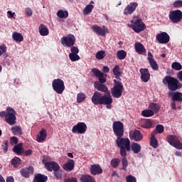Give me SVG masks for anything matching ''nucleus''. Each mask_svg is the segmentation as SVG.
Returning a JSON list of instances; mask_svg holds the SVG:
<instances>
[{
	"instance_id": "30",
	"label": "nucleus",
	"mask_w": 182,
	"mask_h": 182,
	"mask_svg": "<svg viewBox=\"0 0 182 182\" xmlns=\"http://www.w3.org/2000/svg\"><path fill=\"white\" fill-rule=\"evenodd\" d=\"M63 167L65 171H72V170L75 168V161H73V159H70Z\"/></svg>"
},
{
	"instance_id": "31",
	"label": "nucleus",
	"mask_w": 182,
	"mask_h": 182,
	"mask_svg": "<svg viewBox=\"0 0 182 182\" xmlns=\"http://www.w3.org/2000/svg\"><path fill=\"white\" fill-rule=\"evenodd\" d=\"M48 181V176L41 173L35 175L33 182H46Z\"/></svg>"
},
{
	"instance_id": "36",
	"label": "nucleus",
	"mask_w": 182,
	"mask_h": 182,
	"mask_svg": "<svg viewBox=\"0 0 182 182\" xmlns=\"http://www.w3.org/2000/svg\"><path fill=\"white\" fill-rule=\"evenodd\" d=\"M126 56H127V53L124 50H120L117 52V58L119 59V60H123L126 59Z\"/></svg>"
},
{
	"instance_id": "60",
	"label": "nucleus",
	"mask_w": 182,
	"mask_h": 182,
	"mask_svg": "<svg viewBox=\"0 0 182 182\" xmlns=\"http://www.w3.org/2000/svg\"><path fill=\"white\" fill-rule=\"evenodd\" d=\"M64 182H77V178L73 177V178H68L65 180Z\"/></svg>"
},
{
	"instance_id": "49",
	"label": "nucleus",
	"mask_w": 182,
	"mask_h": 182,
	"mask_svg": "<svg viewBox=\"0 0 182 182\" xmlns=\"http://www.w3.org/2000/svg\"><path fill=\"white\" fill-rule=\"evenodd\" d=\"M172 69L174 70H181L182 69V65L180 63L178 62H173L171 65Z\"/></svg>"
},
{
	"instance_id": "9",
	"label": "nucleus",
	"mask_w": 182,
	"mask_h": 182,
	"mask_svg": "<svg viewBox=\"0 0 182 182\" xmlns=\"http://www.w3.org/2000/svg\"><path fill=\"white\" fill-rule=\"evenodd\" d=\"M168 18L172 23H180L182 19V11L181 10L171 11Z\"/></svg>"
},
{
	"instance_id": "52",
	"label": "nucleus",
	"mask_w": 182,
	"mask_h": 182,
	"mask_svg": "<svg viewBox=\"0 0 182 182\" xmlns=\"http://www.w3.org/2000/svg\"><path fill=\"white\" fill-rule=\"evenodd\" d=\"M127 182H137V179L132 175H128L125 177Z\"/></svg>"
},
{
	"instance_id": "62",
	"label": "nucleus",
	"mask_w": 182,
	"mask_h": 182,
	"mask_svg": "<svg viewBox=\"0 0 182 182\" xmlns=\"http://www.w3.org/2000/svg\"><path fill=\"white\" fill-rule=\"evenodd\" d=\"M102 71L104 72V73H109L110 69L109 68L108 66H104L102 68Z\"/></svg>"
},
{
	"instance_id": "45",
	"label": "nucleus",
	"mask_w": 182,
	"mask_h": 182,
	"mask_svg": "<svg viewBox=\"0 0 182 182\" xmlns=\"http://www.w3.org/2000/svg\"><path fill=\"white\" fill-rule=\"evenodd\" d=\"M113 75L114 76H122V71H120V66L119 65H116L112 70Z\"/></svg>"
},
{
	"instance_id": "12",
	"label": "nucleus",
	"mask_w": 182,
	"mask_h": 182,
	"mask_svg": "<svg viewBox=\"0 0 182 182\" xmlns=\"http://www.w3.org/2000/svg\"><path fill=\"white\" fill-rule=\"evenodd\" d=\"M92 29L95 33L100 36H106V33H109V29L105 26H102V28L98 25H94L92 26Z\"/></svg>"
},
{
	"instance_id": "26",
	"label": "nucleus",
	"mask_w": 182,
	"mask_h": 182,
	"mask_svg": "<svg viewBox=\"0 0 182 182\" xmlns=\"http://www.w3.org/2000/svg\"><path fill=\"white\" fill-rule=\"evenodd\" d=\"M95 87L98 90V92H102V93H107L108 92H110L109 90V88L104 84L100 83L99 82L96 81L95 82Z\"/></svg>"
},
{
	"instance_id": "11",
	"label": "nucleus",
	"mask_w": 182,
	"mask_h": 182,
	"mask_svg": "<svg viewBox=\"0 0 182 182\" xmlns=\"http://www.w3.org/2000/svg\"><path fill=\"white\" fill-rule=\"evenodd\" d=\"M86 130H87V125L85 122H78L72 129L73 133H78V134H85Z\"/></svg>"
},
{
	"instance_id": "2",
	"label": "nucleus",
	"mask_w": 182,
	"mask_h": 182,
	"mask_svg": "<svg viewBox=\"0 0 182 182\" xmlns=\"http://www.w3.org/2000/svg\"><path fill=\"white\" fill-rule=\"evenodd\" d=\"M0 117H4L5 121L10 126L16 124V111L14 108L7 107L6 111L0 112Z\"/></svg>"
},
{
	"instance_id": "33",
	"label": "nucleus",
	"mask_w": 182,
	"mask_h": 182,
	"mask_svg": "<svg viewBox=\"0 0 182 182\" xmlns=\"http://www.w3.org/2000/svg\"><path fill=\"white\" fill-rule=\"evenodd\" d=\"M12 38L15 42H23V36L16 31L12 34Z\"/></svg>"
},
{
	"instance_id": "35",
	"label": "nucleus",
	"mask_w": 182,
	"mask_h": 182,
	"mask_svg": "<svg viewBox=\"0 0 182 182\" xmlns=\"http://www.w3.org/2000/svg\"><path fill=\"white\" fill-rule=\"evenodd\" d=\"M11 132L15 136H21L22 134V128L19 126H14L11 127Z\"/></svg>"
},
{
	"instance_id": "5",
	"label": "nucleus",
	"mask_w": 182,
	"mask_h": 182,
	"mask_svg": "<svg viewBox=\"0 0 182 182\" xmlns=\"http://www.w3.org/2000/svg\"><path fill=\"white\" fill-rule=\"evenodd\" d=\"M123 90H124L123 83L117 80H114V86L112 88H111L112 96L115 99H119L122 97Z\"/></svg>"
},
{
	"instance_id": "51",
	"label": "nucleus",
	"mask_w": 182,
	"mask_h": 182,
	"mask_svg": "<svg viewBox=\"0 0 182 182\" xmlns=\"http://www.w3.org/2000/svg\"><path fill=\"white\" fill-rule=\"evenodd\" d=\"M68 56L71 62H76L77 60H80V56H79V55L77 54H69Z\"/></svg>"
},
{
	"instance_id": "3",
	"label": "nucleus",
	"mask_w": 182,
	"mask_h": 182,
	"mask_svg": "<svg viewBox=\"0 0 182 182\" xmlns=\"http://www.w3.org/2000/svg\"><path fill=\"white\" fill-rule=\"evenodd\" d=\"M123 136H118L116 140V144L120 149L121 156H127V151H130V139L129 138H122Z\"/></svg>"
},
{
	"instance_id": "22",
	"label": "nucleus",
	"mask_w": 182,
	"mask_h": 182,
	"mask_svg": "<svg viewBox=\"0 0 182 182\" xmlns=\"http://www.w3.org/2000/svg\"><path fill=\"white\" fill-rule=\"evenodd\" d=\"M148 60L153 70H159V64H157V62L154 60L151 52L148 53Z\"/></svg>"
},
{
	"instance_id": "56",
	"label": "nucleus",
	"mask_w": 182,
	"mask_h": 182,
	"mask_svg": "<svg viewBox=\"0 0 182 182\" xmlns=\"http://www.w3.org/2000/svg\"><path fill=\"white\" fill-rule=\"evenodd\" d=\"M91 72L96 76V77H98L102 73L97 68H92Z\"/></svg>"
},
{
	"instance_id": "58",
	"label": "nucleus",
	"mask_w": 182,
	"mask_h": 182,
	"mask_svg": "<svg viewBox=\"0 0 182 182\" xmlns=\"http://www.w3.org/2000/svg\"><path fill=\"white\" fill-rule=\"evenodd\" d=\"M10 143L11 144H18V137L13 136L10 138Z\"/></svg>"
},
{
	"instance_id": "8",
	"label": "nucleus",
	"mask_w": 182,
	"mask_h": 182,
	"mask_svg": "<svg viewBox=\"0 0 182 182\" xmlns=\"http://www.w3.org/2000/svg\"><path fill=\"white\" fill-rule=\"evenodd\" d=\"M76 42V37L73 34H68L61 38V45L65 48H72Z\"/></svg>"
},
{
	"instance_id": "18",
	"label": "nucleus",
	"mask_w": 182,
	"mask_h": 182,
	"mask_svg": "<svg viewBox=\"0 0 182 182\" xmlns=\"http://www.w3.org/2000/svg\"><path fill=\"white\" fill-rule=\"evenodd\" d=\"M141 73V80L144 83H147L149 80H150V73L149 72V69L147 68H141L139 70Z\"/></svg>"
},
{
	"instance_id": "42",
	"label": "nucleus",
	"mask_w": 182,
	"mask_h": 182,
	"mask_svg": "<svg viewBox=\"0 0 182 182\" xmlns=\"http://www.w3.org/2000/svg\"><path fill=\"white\" fill-rule=\"evenodd\" d=\"M95 8V6L92 4H87L85 8L83 10V14L84 15H89L92 11H93V9Z\"/></svg>"
},
{
	"instance_id": "39",
	"label": "nucleus",
	"mask_w": 182,
	"mask_h": 182,
	"mask_svg": "<svg viewBox=\"0 0 182 182\" xmlns=\"http://www.w3.org/2000/svg\"><path fill=\"white\" fill-rule=\"evenodd\" d=\"M11 166H14V167H19L21 164V158L15 156L14 159L11 161Z\"/></svg>"
},
{
	"instance_id": "40",
	"label": "nucleus",
	"mask_w": 182,
	"mask_h": 182,
	"mask_svg": "<svg viewBox=\"0 0 182 182\" xmlns=\"http://www.w3.org/2000/svg\"><path fill=\"white\" fill-rule=\"evenodd\" d=\"M141 114L144 117H151L154 116V112L151 109H144L141 112Z\"/></svg>"
},
{
	"instance_id": "27",
	"label": "nucleus",
	"mask_w": 182,
	"mask_h": 182,
	"mask_svg": "<svg viewBox=\"0 0 182 182\" xmlns=\"http://www.w3.org/2000/svg\"><path fill=\"white\" fill-rule=\"evenodd\" d=\"M22 143H19L17 145H15L13 148V151L17 156H22L25 153V149H23V146Z\"/></svg>"
},
{
	"instance_id": "63",
	"label": "nucleus",
	"mask_w": 182,
	"mask_h": 182,
	"mask_svg": "<svg viewBox=\"0 0 182 182\" xmlns=\"http://www.w3.org/2000/svg\"><path fill=\"white\" fill-rule=\"evenodd\" d=\"M6 182H15V179H14V176H9L7 177Z\"/></svg>"
},
{
	"instance_id": "25",
	"label": "nucleus",
	"mask_w": 182,
	"mask_h": 182,
	"mask_svg": "<svg viewBox=\"0 0 182 182\" xmlns=\"http://www.w3.org/2000/svg\"><path fill=\"white\" fill-rule=\"evenodd\" d=\"M46 137H48V132H46V129H42L37 135L36 141L38 143H42L46 140Z\"/></svg>"
},
{
	"instance_id": "53",
	"label": "nucleus",
	"mask_w": 182,
	"mask_h": 182,
	"mask_svg": "<svg viewBox=\"0 0 182 182\" xmlns=\"http://www.w3.org/2000/svg\"><path fill=\"white\" fill-rule=\"evenodd\" d=\"M63 171H54V176L55 177V178H57V180H61L62 176H63Z\"/></svg>"
},
{
	"instance_id": "64",
	"label": "nucleus",
	"mask_w": 182,
	"mask_h": 182,
	"mask_svg": "<svg viewBox=\"0 0 182 182\" xmlns=\"http://www.w3.org/2000/svg\"><path fill=\"white\" fill-rule=\"evenodd\" d=\"M177 77L178 79H179V80L181 82H182V71H179L178 73H177Z\"/></svg>"
},
{
	"instance_id": "34",
	"label": "nucleus",
	"mask_w": 182,
	"mask_h": 182,
	"mask_svg": "<svg viewBox=\"0 0 182 182\" xmlns=\"http://www.w3.org/2000/svg\"><path fill=\"white\" fill-rule=\"evenodd\" d=\"M80 181L82 182H95V178L90 175H82L80 177Z\"/></svg>"
},
{
	"instance_id": "10",
	"label": "nucleus",
	"mask_w": 182,
	"mask_h": 182,
	"mask_svg": "<svg viewBox=\"0 0 182 182\" xmlns=\"http://www.w3.org/2000/svg\"><path fill=\"white\" fill-rule=\"evenodd\" d=\"M166 140L171 146L175 147V149H177L178 150H181L182 144L180 142V140H178V138H177L176 135L168 136L166 137Z\"/></svg>"
},
{
	"instance_id": "37",
	"label": "nucleus",
	"mask_w": 182,
	"mask_h": 182,
	"mask_svg": "<svg viewBox=\"0 0 182 182\" xmlns=\"http://www.w3.org/2000/svg\"><path fill=\"white\" fill-rule=\"evenodd\" d=\"M57 16H58V18H61V19H66V18L69 16V13L68 11L59 10L57 12Z\"/></svg>"
},
{
	"instance_id": "19",
	"label": "nucleus",
	"mask_w": 182,
	"mask_h": 182,
	"mask_svg": "<svg viewBox=\"0 0 182 182\" xmlns=\"http://www.w3.org/2000/svg\"><path fill=\"white\" fill-rule=\"evenodd\" d=\"M33 167L28 166V168H23L20 170V173L22 176V177H24V178H29L31 175L33 174Z\"/></svg>"
},
{
	"instance_id": "59",
	"label": "nucleus",
	"mask_w": 182,
	"mask_h": 182,
	"mask_svg": "<svg viewBox=\"0 0 182 182\" xmlns=\"http://www.w3.org/2000/svg\"><path fill=\"white\" fill-rule=\"evenodd\" d=\"M8 140H5L4 144H2L4 153H6V151H8Z\"/></svg>"
},
{
	"instance_id": "15",
	"label": "nucleus",
	"mask_w": 182,
	"mask_h": 182,
	"mask_svg": "<svg viewBox=\"0 0 182 182\" xmlns=\"http://www.w3.org/2000/svg\"><path fill=\"white\" fill-rule=\"evenodd\" d=\"M137 6H139V4H137V2L129 3V4H128L124 9V15H132V14H134Z\"/></svg>"
},
{
	"instance_id": "7",
	"label": "nucleus",
	"mask_w": 182,
	"mask_h": 182,
	"mask_svg": "<svg viewBox=\"0 0 182 182\" xmlns=\"http://www.w3.org/2000/svg\"><path fill=\"white\" fill-rule=\"evenodd\" d=\"M52 87L53 91L58 93V95H62L65 91V82L63 80L60 78L55 79L52 82Z\"/></svg>"
},
{
	"instance_id": "50",
	"label": "nucleus",
	"mask_w": 182,
	"mask_h": 182,
	"mask_svg": "<svg viewBox=\"0 0 182 182\" xmlns=\"http://www.w3.org/2000/svg\"><path fill=\"white\" fill-rule=\"evenodd\" d=\"M99 79V82L101 84H105L106 83V77H107V75L101 73L100 75L97 77Z\"/></svg>"
},
{
	"instance_id": "46",
	"label": "nucleus",
	"mask_w": 182,
	"mask_h": 182,
	"mask_svg": "<svg viewBox=\"0 0 182 182\" xmlns=\"http://www.w3.org/2000/svg\"><path fill=\"white\" fill-rule=\"evenodd\" d=\"M153 132H155V136H156V134H157V133H159V134H161V133L164 132V127L161 124H158L156 127L155 130Z\"/></svg>"
},
{
	"instance_id": "47",
	"label": "nucleus",
	"mask_w": 182,
	"mask_h": 182,
	"mask_svg": "<svg viewBox=\"0 0 182 182\" xmlns=\"http://www.w3.org/2000/svg\"><path fill=\"white\" fill-rule=\"evenodd\" d=\"M106 56V52L105 50H100L97 52L95 58L99 60H102Z\"/></svg>"
},
{
	"instance_id": "4",
	"label": "nucleus",
	"mask_w": 182,
	"mask_h": 182,
	"mask_svg": "<svg viewBox=\"0 0 182 182\" xmlns=\"http://www.w3.org/2000/svg\"><path fill=\"white\" fill-rule=\"evenodd\" d=\"M130 22V28H132L136 33H140V32H143V31L146 30V24L140 17L134 16Z\"/></svg>"
},
{
	"instance_id": "29",
	"label": "nucleus",
	"mask_w": 182,
	"mask_h": 182,
	"mask_svg": "<svg viewBox=\"0 0 182 182\" xmlns=\"http://www.w3.org/2000/svg\"><path fill=\"white\" fill-rule=\"evenodd\" d=\"M151 136L150 146L154 149H157V147H159V141H157V138H156V132H152Z\"/></svg>"
},
{
	"instance_id": "1",
	"label": "nucleus",
	"mask_w": 182,
	"mask_h": 182,
	"mask_svg": "<svg viewBox=\"0 0 182 182\" xmlns=\"http://www.w3.org/2000/svg\"><path fill=\"white\" fill-rule=\"evenodd\" d=\"M162 83L167 86L169 92H176L182 87V84L178 79L171 75L165 76L162 80Z\"/></svg>"
},
{
	"instance_id": "24",
	"label": "nucleus",
	"mask_w": 182,
	"mask_h": 182,
	"mask_svg": "<svg viewBox=\"0 0 182 182\" xmlns=\"http://www.w3.org/2000/svg\"><path fill=\"white\" fill-rule=\"evenodd\" d=\"M90 171L92 176H97V174H102V173H103V169H102V166H100V165L94 164L91 166Z\"/></svg>"
},
{
	"instance_id": "17",
	"label": "nucleus",
	"mask_w": 182,
	"mask_h": 182,
	"mask_svg": "<svg viewBox=\"0 0 182 182\" xmlns=\"http://www.w3.org/2000/svg\"><path fill=\"white\" fill-rule=\"evenodd\" d=\"M45 167L48 171H58L60 168L59 164L51 161V162H46L45 164Z\"/></svg>"
},
{
	"instance_id": "44",
	"label": "nucleus",
	"mask_w": 182,
	"mask_h": 182,
	"mask_svg": "<svg viewBox=\"0 0 182 182\" xmlns=\"http://www.w3.org/2000/svg\"><path fill=\"white\" fill-rule=\"evenodd\" d=\"M86 100V95L83 92H80L77 95V103H82Z\"/></svg>"
},
{
	"instance_id": "23",
	"label": "nucleus",
	"mask_w": 182,
	"mask_h": 182,
	"mask_svg": "<svg viewBox=\"0 0 182 182\" xmlns=\"http://www.w3.org/2000/svg\"><path fill=\"white\" fill-rule=\"evenodd\" d=\"M168 96L172 97L173 102H182V92H169Z\"/></svg>"
},
{
	"instance_id": "61",
	"label": "nucleus",
	"mask_w": 182,
	"mask_h": 182,
	"mask_svg": "<svg viewBox=\"0 0 182 182\" xmlns=\"http://www.w3.org/2000/svg\"><path fill=\"white\" fill-rule=\"evenodd\" d=\"M33 14L32 9L31 8L26 9V16H31Z\"/></svg>"
},
{
	"instance_id": "14",
	"label": "nucleus",
	"mask_w": 182,
	"mask_h": 182,
	"mask_svg": "<svg viewBox=\"0 0 182 182\" xmlns=\"http://www.w3.org/2000/svg\"><path fill=\"white\" fill-rule=\"evenodd\" d=\"M156 41L159 43L166 44L170 42V36L166 32H161L156 35Z\"/></svg>"
},
{
	"instance_id": "54",
	"label": "nucleus",
	"mask_w": 182,
	"mask_h": 182,
	"mask_svg": "<svg viewBox=\"0 0 182 182\" xmlns=\"http://www.w3.org/2000/svg\"><path fill=\"white\" fill-rule=\"evenodd\" d=\"M70 52H71V53L70 54L77 55V53H79V48H77V47L73 46L72 47H70Z\"/></svg>"
},
{
	"instance_id": "13",
	"label": "nucleus",
	"mask_w": 182,
	"mask_h": 182,
	"mask_svg": "<svg viewBox=\"0 0 182 182\" xmlns=\"http://www.w3.org/2000/svg\"><path fill=\"white\" fill-rule=\"evenodd\" d=\"M112 103H113V98H112L109 91L102 95V105H105L107 109H112Z\"/></svg>"
},
{
	"instance_id": "48",
	"label": "nucleus",
	"mask_w": 182,
	"mask_h": 182,
	"mask_svg": "<svg viewBox=\"0 0 182 182\" xmlns=\"http://www.w3.org/2000/svg\"><path fill=\"white\" fill-rule=\"evenodd\" d=\"M110 164L113 168H117L120 164V160L117 158L112 159Z\"/></svg>"
},
{
	"instance_id": "41",
	"label": "nucleus",
	"mask_w": 182,
	"mask_h": 182,
	"mask_svg": "<svg viewBox=\"0 0 182 182\" xmlns=\"http://www.w3.org/2000/svg\"><path fill=\"white\" fill-rule=\"evenodd\" d=\"M122 157H123L122 160V168H121V170H124V171H127V166H129V162L127 161V156H122Z\"/></svg>"
},
{
	"instance_id": "6",
	"label": "nucleus",
	"mask_w": 182,
	"mask_h": 182,
	"mask_svg": "<svg viewBox=\"0 0 182 182\" xmlns=\"http://www.w3.org/2000/svg\"><path fill=\"white\" fill-rule=\"evenodd\" d=\"M114 134L117 137L124 136V125L120 121H115L112 124Z\"/></svg>"
},
{
	"instance_id": "38",
	"label": "nucleus",
	"mask_w": 182,
	"mask_h": 182,
	"mask_svg": "<svg viewBox=\"0 0 182 182\" xmlns=\"http://www.w3.org/2000/svg\"><path fill=\"white\" fill-rule=\"evenodd\" d=\"M141 127L144 129H151L153 127V120L146 119L142 124Z\"/></svg>"
},
{
	"instance_id": "28",
	"label": "nucleus",
	"mask_w": 182,
	"mask_h": 182,
	"mask_svg": "<svg viewBox=\"0 0 182 182\" xmlns=\"http://www.w3.org/2000/svg\"><path fill=\"white\" fill-rule=\"evenodd\" d=\"M38 31L41 36H48L49 35V28L45 24H41L38 27Z\"/></svg>"
},
{
	"instance_id": "57",
	"label": "nucleus",
	"mask_w": 182,
	"mask_h": 182,
	"mask_svg": "<svg viewBox=\"0 0 182 182\" xmlns=\"http://www.w3.org/2000/svg\"><path fill=\"white\" fill-rule=\"evenodd\" d=\"M173 8H182V1L177 0L173 4Z\"/></svg>"
},
{
	"instance_id": "20",
	"label": "nucleus",
	"mask_w": 182,
	"mask_h": 182,
	"mask_svg": "<svg viewBox=\"0 0 182 182\" xmlns=\"http://www.w3.org/2000/svg\"><path fill=\"white\" fill-rule=\"evenodd\" d=\"M102 95L100 92L95 91L91 98L93 105H102Z\"/></svg>"
},
{
	"instance_id": "43",
	"label": "nucleus",
	"mask_w": 182,
	"mask_h": 182,
	"mask_svg": "<svg viewBox=\"0 0 182 182\" xmlns=\"http://www.w3.org/2000/svg\"><path fill=\"white\" fill-rule=\"evenodd\" d=\"M149 109L151 110H153L154 113H159V111L160 110V107L159 105L151 102L149 104Z\"/></svg>"
},
{
	"instance_id": "16",
	"label": "nucleus",
	"mask_w": 182,
	"mask_h": 182,
	"mask_svg": "<svg viewBox=\"0 0 182 182\" xmlns=\"http://www.w3.org/2000/svg\"><path fill=\"white\" fill-rule=\"evenodd\" d=\"M131 140L135 141H141L143 140V134L139 130L135 129L134 132L129 133Z\"/></svg>"
},
{
	"instance_id": "21",
	"label": "nucleus",
	"mask_w": 182,
	"mask_h": 182,
	"mask_svg": "<svg viewBox=\"0 0 182 182\" xmlns=\"http://www.w3.org/2000/svg\"><path fill=\"white\" fill-rule=\"evenodd\" d=\"M134 49H135V52L138 53V55H144V53H146V48L140 42L135 43Z\"/></svg>"
},
{
	"instance_id": "55",
	"label": "nucleus",
	"mask_w": 182,
	"mask_h": 182,
	"mask_svg": "<svg viewBox=\"0 0 182 182\" xmlns=\"http://www.w3.org/2000/svg\"><path fill=\"white\" fill-rule=\"evenodd\" d=\"M5 53H6V46L2 44L0 46V56H2Z\"/></svg>"
},
{
	"instance_id": "32",
	"label": "nucleus",
	"mask_w": 182,
	"mask_h": 182,
	"mask_svg": "<svg viewBox=\"0 0 182 182\" xmlns=\"http://www.w3.org/2000/svg\"><path fill=\"white\" fill-rule=\"evenodd\" d=\"M131 150L134 154H137L141 151V146L139 143L133 142L131 146Z\"/></svg>"
}]
</instances>
